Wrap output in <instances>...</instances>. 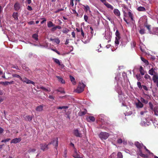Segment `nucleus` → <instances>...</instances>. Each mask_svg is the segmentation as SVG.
Wrapping results in <instances>:
<instances>
[{
    "mask_svg": "<svg viewBox=\"0 0 158 158\" xmlns=\"http://www.w3.org/2000/svg\"><path fill=\"white\" fill-rule=\"evenodd\" d=\"M56 77L58 79L59 81L62 84L65 83V81L64 80L63 78L60 76H57Z\"/></svg>",
    "mask_w": 158,
    "mask_h": 158,
    "instance_id": "obj_25",
    "label": "nucleus"
},
{
    "mask_svg": "<svg viewBox=\"0 0 158 158\" xmlns=\"http://www.w3.org/2000/svg\"><path fill=\"white\" fill-rule=\"evenodd\" d=\"M86 118L87 121L89 122H94L95 120V118L92 116L87 117Z\"/></svg>",
    "mask_w": 158,
    "mask_h": 158,
    "instance_id": "obj_18",
    "label": "nucleus"
},
{
    "mask_svg": "<svg viewBox=\"0 0 158 158\" xmlns=\"http://www.w3.org/2000/svg\"><path fill=\"white\" fill-rule=\"evenodd\" d=\"M27 9L28 10L30 11L32 10V7L31 6H28Z\"/></svg>",
    "mask_w": 158,
    "mask_h": 158,
    "instance_id": "obj_58",
    "label": "nucleus"
},
{
    "mask_svg": "<svg viewBox=\"0 0 158 158\" xmlns=\"http://www.w3.org/2000/svg\"><path fill=\"white\" fill-rule=\"evenodd\" d=\"M135 104L136 107L138 108H141L143 107V104L139 100H138V102H135Z\"/></svg>",
    "mask_w": 158,
    "mask_h": 158,
    "instance_id": "obj_9",
    "label": "nucleus"
},
{
    "mask_svg": "<svg viewBox=\"0 0 158 158\" xmlns=\"http://www.w3.org/2000/svg\"><path fill=\"white\" fill-rule=\"evenodd\" d=\"M128 15L131 18V20L132 21H133L134 17L133 14L130 11H129L128 13Z\"/></svg>",
    "mask_w": 158,
    "mask_h": 158,
    "instance_id": "obj_31",
    "label": "nucleus"
},
{
    "mask_svg": "<svg viewBox=\"0 0 158 158\" xmlns=\"http://www.w3.org/2000/svg\"><path fill=\"white\" fill-rule=\"evenodd\" d=\"M35 151V150L34 149H31L29 150V152H34Z\"/></svg>",
    "mask_w": 158,
    "mask_h": 158,
    "instance_id": "obj_60",
    "label": "nucleus"
},
{
    "mask_svg": "<svg viewBox=\"0 0 158 158\" xmlns=\"http://www.w3.org/2000/svg\"><path fill=\"white\" fill-rule=\"evenodd\" d=\"M52 50L53 51H54L56 52V53H57L58 54H59V55H60V54L59 52H58V51H57V50H56V49H52Z\"/></svg>",
    "mask_w": 158,
    "mask_h": 158,
    "instance_id": "obj_63",
    "label": "nucleus"
},
{
    "mask_svg": "<svg viewBox=\"0 0 158 158\" xmlns=\"http://www.w3.org/2000/svg\"><path fill=\"white\" fill-rule=\"evenodd\" d=\"M109 136V133L105 132H101L99 135V137L102 140L106 139Z\"/></svg>",
    "mask_w": 158,
    "mask_h": 158,
    "instance_id": "obj_3",
    "label": "nucleus"
},
{
    "mask_svg": "<svg viewBox=\"0 0 158 158\" xmlns=\"http://www.w3.org/2000/svg\"><path fill=\"white\" fill-rule=\"evenodd\" d=\"M111 33L109 31L105 32V37L106 40H109L108 42L109 43L110 41V39L111 38Z\"/></svg>",
    "mask_w": 158,
    "mask_h": 158,
    "instance_id": "obj_6",
    "label": "nucleus"
},
{
    "mask_svg": "<svg viewBox=\"0 0 158 158\" xmlns=\"http://www.w3.org/2000/svg\"><path fill=\"white\" fill-rule=\"evenodd\" d=\"M144 98H147V99H149L150 98V96L148 95L147 94H144Z\"/></svg>",
    "mask_w": 158,
    "mask_h": 158,
    "instance_id": "obj_44",
    "label": "nucleus"
},
{
    "mask_svg": "<svg viewBox=\"0 0 158 158\" xmlns=\"http://www.w3.org/2000/svg\"><path fill=\"white\" fill-rule=\"evenodd\" d=\"M43 105H40L38 106L36 109V110L37 111H41L43 110Z\"/></svg>",
    "mask_w": 158,
    "mask_h": 158,
    "instance_id": "obj_20",
    "label": "nucleus"
},
{
    "mask_svg": "<svg viewBox=\"0 0 158 158\" xmlns=\"http://www.w3.org/2000/svg\"><path fill=\"white\" fill-rule=\"evenodd\" d=\"M10 138L7 139H5L1 141V142H6L10 140Z\"/></svg>",
    "mask_w": 158,
    "mask_h": 158,
    "instance_id": "obj_50",
    "label": "nucleus"
},
{
    "mask_svg": "<svg viewBox=\"0 0 158 158\" xmlns=\"http://www.w3.org/2000/svg\"><path fill=\"white\" fill-rule=\"evenodd\" d=\"M12 16L15 20H18V13L17 12H14Z\"/></svg>",
    "mask_w": 158,
    "mask_h": 158,
    "instance_id": "obj_23",
    "label": "nucleus"
},
{
    "mask_svg": "<svg viewBox=\"0 0 158 158\" xmlns=\"http://www.w3.org/2000/svg\"><path fill=\"white\" fill-rule=\"evenodd\" d=\"M21 140V138H16L12 140L10 143H16L19 142Z\"/></svg>",
    "mask_w": 158,
    "mask_h": 158,
    "instance_id": "obj_13",
    "label": "nucleus"
},
{
    "mask_svg": "<svg viewBox=\"0 0 158 158\" xmlns=\"http://www.w3.org/2000/svg\"><path fill=\"white\" fill-rule=\"evenodd\" d=\"M115 34L116 36V37H118L120 38V34L118 30H116Z\"/></svg>",
    "mask_w": 158,
    "mask_h": 158,
    "instance_id": "obj_40",
    "label": "nucleus"
},
{
    "mask_svg": "<svg viewBox=\"0 0 158 158\" xmlns=\"http://www.w3.org/2000/svg\"><path fill=\"white\" fill-rule=\"evenodd\" d=\"M120 39L119 38L115 37V43L116 45H118L119 44L118 40Z\"/></svg>",
    "mask_w": 158,
    "mask_h": 158,
    "instance_id": "obj_38",
    "label": "nucleus"
},
{
    "mask_svg": "<svg viewBox=\"0 0 158 158\" xmlns=\"http://www.w3.org/2000/svg\"><path fill=\"white\" fill-rule=\"evenodd\" d=\"M74 0H70V5L72 6H74V3L73 2V1Z\"/></svg>",
    "mask_w": 158,
    "mask_h": 158,
    "instance_id": "obj_55",
    "label": "nucleus"
},
{
    "mask_svg": "<svg viewBox=\"0 0 158 158\" xmlns=\"http://www.w3.org/2000/svg\"><path fill=\"white\" fill-rule=\"evenodd\" d=\"M140 58L142 61H143L146 65H148L149 64L148 61L142 57H141Z\"/></svg>",
    "mask_w": 158,
    "mask_h": 158,
    "instance_id": "obj_27",
    "label": "nucleus"
},
{
    "mask_svg": "<svg viewBox=\"0 0 158 158\" xmlns=\"http://www.w3.org/2000/svg\"><path fill=\"white\" fill-rule=\"evenodd\" d=\"M153 80L154 82L156 84L157 86L158 87V76L157 74L153 76Z\"/></svg>",
    "mask_w": 158,
    "mask_h": 158,
    "instance_id": "obj_14",
    "label": "nucleus"
},
{
    "mask_svg": "<svg viewBox=\"0 0 158 158\" xmlns=\"http://www.w3.org/2000/svg\"><path fill=\"white\" fill-rule=\"evenodd\" d=\"M117 158H123V156L122 153L120 152H118L117 154Z\"/></svg>",
    "mask_w": 158,
    "mask_h": 158,
    "instance_id": "obj_37",
    "label": "nucleus"
},
{
    "mask_svg": "<svg viewBox=\"0 0 158 158\" xmlns=\"http://www.w3.org/2000/svg\"><path fill=\"white\" fill-rule=\"evenodd\" d=\"M143 88V89L146 91H148V88L145 85H142V88Z\"/></svg>",
    "mask_w": 158,
    "mask_h": 158,
    "instance_id": "obj_49",
    "label": "nucleus"
},
{
    "mask_svg": "<svg viewBox=\"0 0 158 158\" xmlns=\"http://www.w3.org/2000/svg\"><path fill=\"white\" fill-rule=\"evenodd\" d=\"M73 134L77 137H81V135L77 129H75L73 131Z\"/></svg>",
    "mask_w": 158,
    "mask_h": 158,
    "instance_id": "obj_11",
    "label": "nucleus"
},
{
    "mask_svg": "<svg viewBox=\"0 0 158 158\" xmlns=\"http://www.w3.org/2000/svg\"><path fill=\"white\" fill-rule=\"evenodd\" d=\"M144 26L145 27H146V28L148 30L149 32L151 34L152 32V31H151L150 29V25H147L146 23H145Z\"/></svg>",
    "mask_w": 158,
    "mask_h": 158,
    "instance_id": "obj_28",
    "label": "nucleus"
},
{
    "mask_svg": "<svg viewBox=\"0 0 158 158\" xmlns=\"http://www.w3.org/2000/svg\"><path fill=\"white\" fill-rule=\"evenodd\" d=\"M14 81H11L10 82L9 81H5V82H1V84H2L4 85H8V84H14Z\"/></svg>",
    "mask_w": 158,
    "mask_h": 158,
    "instance_id": "obj_21",
    "label": "nucleus"
},
{
    "mask_svg": "<svg viewBox=\"0 0 158 158\" xmlns=\"http://www.w3.org/2000/svg\"><path fill=\"white\" fill-rule=\"evenodd\" d=\"M84 10L85 11V12L87 14H88V13H90L91 12V11L90 10V8L89 6L87 5H82Z\"/></svg>",
    "mask_w": 158,
    "mask_h": 158,
    "instance_id": "obj_8",
    "label": "nucleus"
},
{
    "mask_svg": "<svg viewBox=\"0 0 158 158\" xmlns=\"http://www.w3.org/2000/svg\"><path fill=\"white\" fill-rule=\"evenodd\" d=\"M135 145L139 149V155L140 156L143 157H147V155L143 154L142 152L141 151L140 149L142 148H144L146 150L147 152L149 154H151L153 155V153H150L149 151L146 148V147L143 145L142 144L140 143H139L138 142H136L135 143Z\"/></svg>",
    "mask_w": 158,
    "mask_h": 158,
    "instance_id": "obj_1",
    "label": "nucleus"
},
{
    "mask_svg": "<svg viewBox=\"0 0 158 158\" xmlns=\"http://www.w3.org/2000/svg\"><path fill=\"white\" fill-rule=\"evenodd\" d=\"M137 85L139 89H142V85H141V83L140 82H137Z\"/></svg>",
    "mask_w": 158,
    "mask_h": 158,
    "instance_id": "obj_41",
    "label": "nucleus"
},
{
    "mask_svg": "<svg viewBox=\"0 0 158 158\" xmlns=\"http://www.w3.org/2000/svg\"><path fill=\"white\" fill-rule=\"evenodd\" d=\"M4 131V130L2 128L0 127V135Z\"/></svg>",
    "mask_w": 158,
    "mask_h": 158,
    "instance_id": "obj_54",
    "label": "nucleus"
},
{
    "mask_svg": "<svg viewBox=\"0 0 158 158\" xmlns=\"http://www.w3.org/2000/svg\"><path fill=\"white\" fill-rule=\"evenodd\" d=\"M72 35L73 37L74 38L75 37V34L74 31H73L72 32Z\"/></svg>",
    "mask_w": 158,
    "mask_h": 158,
    "instance_id": "obj_59",
    "label": "nucleus"
},
{
    "mask_svg": "<svg viewBox=\"0 0 158 158\" xmlns=\"http://www.w3.org/2000/svg\"><path fill=\"white\" fill-rule=\"evenodd\" d=\"M139 32V33L140 34H143L145 33V30L144 29H141L140 30Z\"/></svg>",
    "mask_w": 158,
    "mask_h": 158,
    "instance_id": "obj_46",
    "label": "nucleus"
},
{
    "mask_svg": "<svg viewBox=\"0 0 158 158\" xmlns=\"http://www.w3.org/2000/svg\"><path fill=\"white\" fill-rule=\"evenodd\" d=\"M136 77L138 81H139L141 79V77L140 74L136 75Z\"/></svg>",
    "mask_w": 158,
    "mask_h": 158,
    "instance_id": "obj_51",
    "label": "nucleus"
},
{
    "mask_svg": "<svg viewBox=\"0 0 158 158\" xmlns=\"http://www.w3.org/2000/svg\"><path fill=\"white\" fill-rule=\"evenodd\" d=\"M116 154L115 152H113L110 155L109 158H117L116 157Z\"/></svg>",
    "mask_w": 158,
    "mask_h": 158,
    "instance_id": "obj_36",
    "label": "nucleus"
},
{
    "mask_svg": "<svg viewBox=\"0 0 158 158\" xmlns=\"http://www.w3.org/2000/svg\"><path fill=\"white\" fill-rule=\"evenodd\" d=\"M117 142L118 143H122L123 142L122 140L121 139H120L118 140Z\"/></svg>",
    "mask_w": 158,
    "mask_h": 158,
    "instance_id": "obj_56",
    "label": "nucleus"
},
{
    "mask_svg": "<svg viewBox=\"0 0 158 158\" xmlns=\"http://www.w3.org/2000/svg\"><path fill=\"white\" fill-rule=\"evenodd\" d=\"M42 19H44V20H43L41 22V24H43L44 22H45L46 21V19L45 18H43Z\"/></svg>",
    "mask_w": 158,
    "mask_h": 158,
    "instance_id": "obj_62",
    "label": "nucleus"
},
{
    "mask_svg": "<svg viewBox=\"0 0 158 158\" xmlns=\"http://www.w3.org/2000/svg\"><path fill=\"white\" fill-rule=\"evenodd\" d=\"M58 138H56L54 139L49 144H52L53 145V146L56 147L58 146Z\"/></svg>",
    "mask_w": 158,
    "mask_h": 158,
    "instance_id": "obj_7",
    "label": "nucleus"
},
{
    "mask_svg": "<svg viewBox=\"0 0 158 158\" xmlns=\"http://www.w3.org/2000/svg\"><path fill=\"white\" fill-rule=\"evenodd\" d=\"M139 70L141 73V74L142 75H144L145 74V71L144 70L142 66H140L139 69Z\"/></svg>",
    "mask_w": 158,
    "mask_h": 158,
    "instance_id": "obj_24",
    "label": "nucleus"
},
{
    "mask_svg": "<svg viewBox=\"0 0 158 158\" xmlns=\"http://www.w3.org/2000/svg\"><path fill=\"white\" fill-rule=\"evenodd\" d=\"M48 27H54L55 25L51 21H49L47 23Z\"/></svg>",
    "mask_w": 158,
    "mask_h": 158,
    "instance_id": "obj_26",
    "label": "nucleus"
},
{
    "mask_svg": "<svg viewBox=\"0 0 158 158\" xmlns=\"http://www.w3.org/2000/svg\"><path fill=\"white\" fill-rule=\"evenodd\" d=\"M137 9L139 11H144L145 10V8L143 6L139 7Z\"/></svg>",
    "mask_w": 158,
    "mask_h": 158,
    "instance_id": "obj_33",
    "label": "nucleus"
},
{
    "mask_svg": "<svg viewBox=\"0 0 158 158\" xmlns=\"http://www.w3.org/2000/svg\"><path fill=\"white\" fill-rule=\"evenodd\" d=\"M48 145L46 144H42L40 145L41 149L43 150H44L48 148Z\"/></svg>",
    "mask_w": 158,
    "mask_h": 158,
    "instance_id": "obj_19",
    "label": "nucleus"
},
{
    "mask_svg": "<svg viewBox=\"0 0 158 158\" xmlns=\"http://www.w3.org/2000/svg\"><path fill=\"white\" fill-rule=\"evenodd\" d=\"M54 41L57 44H59L60 43V40L58 39H54Z\"/></svg>",
    "mask_w": 158,
    "mask_h": 158,
    "instance_id": "obj_47",
    "label": "nucleus"
},
{
    "mask_svg": "<svg viewBox=\"0 0 158 158\" xmlns=\"http://www.w3.org/2000/svg\"><path fill=\"white\" fill-rule=\"evenodd\" d=\"M73 156L75 158H82V155L77 151L76 149H74Z\"/></svg>",
    "mask_w": 158,
    "mask_h": 158,
    "instance_id": "obj_5",
    "label": "nucleus"
},
{
    "mask_svg": "<svg viewBox=\"0 0 158 158\" xmlns=\"http://www.w3.org/2000/svg\"><path fill=\"white\" fill-rule=\"evenodd\" d=\"M148 73L152 75H154L155 73V72L154 71V69L153 68H152L149 71Z\"/></svg>",
    "mask_w": 158,
    "mask_h": 158,
    "instance_id": "obj_29",
    "label": "nucleus"
},
{
    "mask_svg": "<svg viewBox=\"0 0 158 158\" xmlns=\"http://www.w3.org/2000/svg\"><path fill=\"white\" fill-rule=\"evenodd\" d=\"M68 107L67 106H59L57 107V109H67Z\"/></svg>",
    "mask_w": 158,
    "mask_h": 158,
    "instance_id": "obj_39",
    "label": "nucleus"
},
{
    "mask_svg": "<svg viewBox=\"0 0 158 158\" xmlns=\"http://www.w3.org/2000/svg\"><path fill=\"white\" fill-rule=\"evenodd\" d=\"M81 35L82 36L84 37V33L83 32V30L82 29H81Z\"/></svg>",
    "mask_w": 158,
    "mask_h": 158,
    "instance_id": "obj_57",
    "label": "nucleus"
},
{
    "mask_svg": "<svg viewBox=\"0 0 158 158\" xmlns=\"http://www.w3.org/2000/svg\"><path fill=\"white\" fill-rule=\"evenodd\" d=\"M12 76L14 77H16L19 78L20 80L21 78V77L19 75L16 74H13L12 75Z\"/></svg>",
    "mask_w": 158,
    "mask_h": 158,
    "instance_id": "obj_42",
    "label": "nucleus"
},
{
    "mask_svg": "<svg viewBox=\"0 0 158 158\" xmlns=\"http://www.w3.org/2000/svg\"><path fill=\"white\" fill-rule=\"evenodd\" d=\"M151 34L158 35V28L154 27L152 28Z\"/></svg>",
    "mask_w": 158,
    "mask_h": 158,
    "instance_id": "obj_15",
    "label": "nucleus"
},
{
    "mask_svg": "<svg viewBox=\"0 0 158 158\" xmlns=\"http://www.w3.org/2000/svg\"><path fill=\"white\" fill-rule=\"evenodd\" d=\"M40 88L42 89L43 90L45 91H47L48 92H49L50 91V89H46L43 86L40 87Z\"/></svg>",
    "mask_w": 158,
    "mask_h": 158,
    "instance_id": "obj_45",
    "label": "nucleus"
},
{
    "mask_svg": "<svg viewBox=\"0 0 158 158\" xmlns=\"http://www.w3.org/2000/svg\"><path fill=\"white\" fill-rule=\"evenodd\" d=\"M53 27L52 28L51 31H55L56 29H57V28H56V27Z\"/></svg>",
    "mask_w": 158,
    "mask_h": 158,
    "instance_id": "obj_53",
    "label": "nucleus"
},
{
    "mask_svg": "<svg viewBox=\"0 0 158 158\" xmlns=\"http://www.w3.org/2000/svg\"><path fill=\"white\" fill-rule=\"evenodd\" d=\"M53 60L56 63V64H58L62 68H63L64 67V65L61 63V62H60L59 60L57 59L56 58H53Z\"/></svg>",
    "mask_w": 158,
    "mask_h": 158,
    "instance_id": "obj_16",
    "label": "nucleus"
},
{
    "mask_svg": "<svg viewBox=\"0 0 158 158\" xmlns=\"http://www.w3.org/2000/svg\"><path fill=\"white\" fill-rule=\"evenodd\" d=\"M113 13L114 14L119 18L120 16V13L119 10L117 9H115L113 10Z\"/></svg>",
    "mask_w": 158,
    "mask_h": 158,
    "instance_id": "obj_12",
    "label": "nucleus"
},
{
    "mask_svg": "<svg viewBox=\"0 0 158 158\" xmlns=\"http://www.w3.org/2000/svg\"><path fill=\"white\" fill-rule=\"evenodd\" d=\"M70 79L71 81V82H72V83L73 85H75L76 84V82H75V78L74 77L72 76H70Z\"/></svg>",
    "mask_w": 158,
    "mask_h": 158,
    "instance_id": "obj_34",
    "label": "nucleus"
},
{
    "mask_svg": "<svg viewBox=\"0 0 158 158\" xmlns=\"http://www.w3.org/2000/svg\"><path fill=\"white\" fill-rule=\"evenodd\" d=\"M33 118V117L29 115L25 117V119L26 120L28 121H31Z\"/></svg>",
    "mask_w": 158,
    "mask_h": 158,
    "instance_id": "obj_30",
    "label": "nucleus"
},
{
    "mask_svg": "<svg viewBox=\"0 0 158 158\" xmlns=\"http://www.w3.org/2000/svg\"><path fill=\"white\" fill-rule=\"evenodd\" d=\"M104 5H105V6L108 8L110 9L111 10H113V7L107 2L105 3Z\"/></svg>",
    "mask_w": 158,
    "mask_h": 158,
    "instance_id": "obj_22",
    "label": "nucleus"
},
{
    "mask_svg": "<svg viewBox=\"0 0 158 158\" xmlns=\"http://www.w3.org/2000/svg\"><path fill=\"white\" fill-rule=\"evenodd\" d=\"M107 19L109 21H110L111 23L112 22V20L110 18L108 17H106Z\"/></svg>",
    "mask_w": 158,
    "mask_h": 158,
    "instance_id": "obj_61",
    "label": "nucleus"
},
{
    "mask_svg": "<svg viewBox=\"0 0 158 158\" xmlns=\"http://www.w3.org/2000/svg\"><path fill=\"white\" fill-rule=\"evenodd\" d=\"M21 5L18 2H16L14 5V9L16 11L19 10L21 8Z\"/></svg>",
    "mask_w": 158,
    "mask_h": 158,
    "instance_id": "obj_10",
    "label": "nucleus"
},
{
    "mask_svg": "<svg viewBox=\"0 0 158 158\" xmlns=\"http://www.w3.org/2000/svg\"><path fill=\"white\" fill-rule=\"evenodd\" d=\"M88 18V17L87 16L85 15H84V19L85 22H87Z\"/></svg>",
    "mask_w": 158,
    "mask_h": 158,
    "instance_id": "obj_52",
    "label": "nucleus"
},
{
    "mask_svg": "<svg viewBox=\"0 0 158 158\" xmlns=\"http://www.w3.org/2000/svg\"><path fill=\"white\" fill-rule=\"evenodd\" d=\"M144 78L145 79H150V77L148 74H146L144 76Z\"/></svg>",
    "mask_w": 158,
    "mask_h": 158,
    "instance_id": "obj_48",
    "label": "nucleus"
},
{
    "mask_svg": "<svg viewBox=\"0 0 158 158\" xmlns=\"http://www.w3.org/2000/svg\"><path fill=\"white\" fill-rule=\"evenodd\" d=\"M38 35L37 34H34L32 35V38L35 40H38Z\"/></svg>",
    "mask_w": 158,
    "mask_h": 158,
    "instance_id": "obj_35",
    "label": "nucleus"
},
{
    "mask_svg": "<svg viewBox=\"0 0 158 158\" xmlns=\"http://www.w3.org/2000/svg\"><path fill=\"white\" fill-rule=\"evenodd\" d=\"M118 88H116V90L117 91V92L118 93V94L120 95V96H119V99L120 98L122 97V91L120 90V88L119 87H118Z\"/></svg>",
    "mask_w": 158,
    "mask_h": 158,
    "instance_id": "obj_17",
    "label": "nucleus"
},
{
    "mask_svg": "<svg viewBox=\"0 0 158 158\" xmlns=\"http://www.w3.org/2000/svg\"><path fill=\"white\" fill-rule=\"evenodd\" d=\"M69 30L67 28H65L62 30V32L64 33H67L69 32Z\"/></svg>",
    "mask_w": 158,
    "mask_h": 158,
    "instance_id": "obj_43",
    "label": "nucleus"
},
{
    "mask_svg": "<svg viewBox=\"0 0 158 158\" xmlns=\"http://www.w3.org/2000/svg\"><path fill=\"white\" fill-rule=\"evenodd\" d=\"M86 113V111H84L83 112H81V115L85 114Z\"/></svg>",
    "mask_w": 158,
    "mask_h": 158,
    "instance_id": "obj_64",
    "label": "nucleus"
},
{
    "mask_svg": "<svg viewBox=\"0 0 158 158\" xmlns=\"http://www.w3.org/2000/svg\"><path fill=\"white\" fill-rule=\"evenodd\" d=\"M20 80L22 81H23V82L26 83L27 84H32L33 85H34L35 84V83L34 82H33L32 81H31L28 79L27 78L24 77H21Z\"/></svg>",
    "mask_w": 158,
    "mask_h": 158,
    "instance_id": "obj_4",
    "label": "nucleus"
},
{
    "mask_svg": "<svg viewBox=\"0 0 158 158\" xmlns=\"http://www.w3.org/2000/svg\"><path fill=\"white\" fill-rule=\"evenodd\" d=\"M85 85L82 83L80 82L75 91L78 93H81L83 91Z\"/></svg>",
    "mask_w": 158,
    "mask_h": 158,
    "instance_id": "obj_2",
    "label": "nucleus"
},
{
    "mask_svg": "<svg viewBox=\"0 0 158 158\" xmlns=\"http://www.w3.org/2000/svg\"><path fill=\"white\" fill-rule=\"evenodd\" d=\"M140 101L141 102H143L145 104L148 103V100H145L143 98H140Z\"/></svg>",
    "mask_w": 158,
    "mask_h": 158,
    "instance_id": "obj_32",
    "label": "nucleus"
}]
</instances>
